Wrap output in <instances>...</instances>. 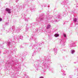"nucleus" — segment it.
Listing matches in <instances>:
<instances>
[{
	"mask_svg": "<svg viewBox=\"0 0 78 78\" xmlns=\"http://www.w3.org/2000/svg\"><path fill=\"white\" fill-rule=\"evenodd\" d=\"M64 37H66V34H63Z\"/></svg>",
	"mask_w": 78,
	"mask_h": 78,
	"instance_id": "obj_5",
	"label": "nucleus"
},
{
	"mask_svg": "<svg viewBox=\"0 0 78 78\" xmlns=\"http://www.w3.org/2000/svg\"><path fill=\"white\" fill-rule=\"evenodd\" d=\"M73 21L74 22H76V19H74L73 20Z\"/></svg>",
	"mask_w": 78,
	"mask_h": 78,
	"instance_id": "obj_4",
	"label": "nucleus"
},
{
	"mask_svg": "<svg viewBox=\"0 0 78 78\" xmlns=\"http://www.w3.org/2000/svg\"><path fill=\"white\" fill-rule=\"evenodd\" d=\"M72 52H74V51H73Z\"/></svg>",
	"mask_w": 78,
	"mask_h": 78,
	"instance_id": "obj_7",
	"label": "nucleus"
},
{
	"mask_svg": "<svg viewBox=\"0 0 78 78\" xmlns=\"http://www.w3.org/2000/svg\"><path fill=\"white\" fill-rule=\"evenodd\" d=\"M59 34H55V37H58V36H59Z\"/></svg>",
	"mask_w": 78,
	"mask_h": 78,
	"instance_id": "obj_2",
	"label": "nucleus"
},
{
	"mask_svg": "<svg viewBox=\"0 0 78 78\" xmlns=\"http://www.w3.org/2000/svg\"><path fill=\"white\" fill-rule=\"evenodd\" d=\"M40 78H44V77L42 76Z\"/></svg>",
	"mask_w": 78,
	"mask_h": 78,
	"instance_id": "obj_6",
	"label": "nucleus"
},
{
	"mask_svg": "<svg viewBox=\"0 0 78 78\" xmlns=\"http://www.w3.org/2000/svg\"><path fill=\"white\" fill-rule=\"evenodd\" d=\"M51 27V25H48V28H50Z\"/></svg>",
	"mask_w": 78,
	"mask_h": 78,
	"instance_id": "obj_3",
	"label": "nucleus"
},
{
	"mask_svg": "<svg viewBox=\"0 0 78 78\" xmlns=\"http://www.w3.org/2000/svg\"><path fill=\"white\" fill-rule=\"evenodd\" d=\"M5 11H7V12H8L9 14H10V13H11V12H10L11 11V9H9L8 8H7L6 9Z\"/></svg>",
	"mask_w": 78,
	"mask_h": 78,
	"instance_id": "obj_1",
	"label": "nucleus"
}]
</instances>
